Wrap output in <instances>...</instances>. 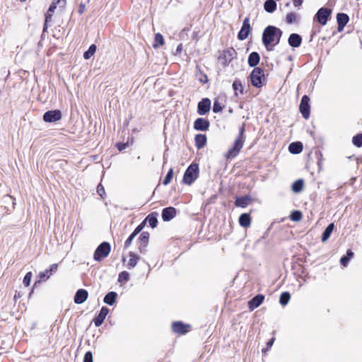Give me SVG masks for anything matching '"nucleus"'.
I'll return each instance as SVG.
<instances>
[{
	"label": "nucleus",
	"instance_id": "nucleus-50",
	"mask_svg": "<svg viewBox=\"0 0 362 362\" xmlns=\"http://www.w3.org/2000/svg\"><path fill=\"white\" fill-rule=\"evenodd\" d=\"M144 222H143L142 223H141L139 226H138L134 231L132 233L135 236H136L139 233L140 231L143 229L144 228Z\"/></svg>",
	"mask_w": 362,
	"mask_h": 362
},
{
	"label": "nucleus",
	"instance_id": "nucleus-13",
	"mask_svg": "<svg viewBox=\"0 0 362 362\" xmlns=\"http://www.w3.org/2000/svg\"><path fill=\"white\" fill-rule=\"evenodd\" d=\"M172 329L174 332L182 334L189 332V325L181 322H175L172 325Z\"/></svg>",
	"mask_w": 362,
	"mask_h": 362
},
{
	"label": "nucleus",
	"instance_id": "nucleus-44",
	"mask_svg": "<svg viewBox=\"0 0 362 362\" xmlns=\"http://www.w3.org/2000/svg\"><path fill=\"white\" fill-rule=\"evenodd\" d=\"M290 218L292 221H298L302 218V214L299 211H295L292 212Z\"/></svg>",
	"mask_w": 362,
	"mask_h": 362
},
{
	"label": "nucleus",
	"instance_id": "nucleus-37",
	"mask_svg": "<svg viewBox=\"0 0 362 362\" xmlns=\"http://www.w3.org/2000/svg\"><path fill=\"white\" fill-rule=\"evenodd\" d=\"M290 294L288 292H284L280 296L279 302L282 305H286L288 304L290 300Z\"/></svg>",
	"mask_w": 362,
	"mask_h": 362
},
{
	"label": "nucleus",
	"instance_id": "nucleus-18",
	"mask_svg": "<svg viewBox=\"0 0 362 362\" xmlns=\"http://www.w3.org/2000/svg\"><path fill=\"white\" fill-rule=\"evenodd\" d=\"M264 299V296L257 295L252 298L251 300L249 301L248 305L250 310H253L254 309L258 308L263 302Z\"/></svg>",
	"mask_w": 362,
	"mask_h": 362
},
{
	"label": "nucleus",
	"instance_id": "nucleus-17",
	"mask_svg": "<svg viewBox=\"0 0 362 362\" xmlns=\"http://www.w3.org/2000/svg\"><path fill=\"white\" fill-rule=\"evenodd\" d=\"M88 293L85 289H79L76 291L74 296V302L76 304H81L86 300L88 298Z\"/></svg>",
	"mask_w": 362,
	"mask_h": 362
},
{
	"label": "nucleus",
	"instance_id": "nucleus-23",
	"mask_svg": "<svg viewBox=\"0 0 362 362\" xmlns=\"http://www.w3.org/2000/svg\"><path fill=\"white\" fill-rule=\"evenodd\" d=\"M194 141L197 148H202L206 144V136L204 134H197Z\"/></svg>",
	"mask_w": 362,
	"mask_h": 362
},
{
	"label": "nucleus",
	"instance_id": "nucleus-12",
	"mask_svg": "<svg viewBox=\"0 0 362 362\" xmlns=\"http://www.w3.org/2000/svg\"><path fill=\"white\" fill-rule=\"evenodd\" d=\"M211 107V101L208 98L202 99L198 103V110L197 112L200 115H204L207 113Z\"/></svg>",
	"mask_w": 362,
	"mask_h": 362
},
{
	"label": "nucleus",
	"instance_id": "nucleus-8",
	"mask_svg": "<svg viewBox=\"0 0 362 362\" xmlns=\"http://www.w3.org/2000/svg\"><path fill=\"white\" fill-rule=\"evenodd\" d=\"M61 118L62 112L59 110L47 111L43 115V119L46 122H54L60 120Z\"/></svg>",
	"mask_w": 362,
	"mask_h": 362
},
{
	"label": "nucleus",
	"instance_id": "nucleus-6",
	"mask_svg": "<svg viewBox=\"0 0 362 362\" xmlns=\"http://www.w3.org/2000/svg\"><path fill=\"white\" fill-rule=\"evenodd\" d=\"M264 78V75L262 69L257 67L253 69L250 74V79L252 86L260 88L262 86V80Z\"/></svg>",
	"mask_w": 362,
	"mask_h": 362
},
{
	"label": "nucleus",
	"instance_id": "nucleus-46",
	"mask_svg": "<svg viewBox=\"0 0 362 362\" xmlns=\"http://www.w3.org/2000/svg\"><path fill=\"white\" fill-rule=\"evenodd\" d=\"M223 110L222 105L218 102H214L213 106V111L214 112H220Z\"/></svg>",
	"mask_w": 362,
	"mask_h": 362
},
{
	"label": "nucleus",
	"instance_id": "nucleus-59",
	"mask_svg": "<svg viewBox=\"0 0 362 362\" xmlns=\"http://www.w3.org/2000/svg\"><path fill=\"white\" fill-rule=\"evenodd\" d=\"M21 297V294L20 292L16 291V293L14 295V299L16 300L17 299L20 298Z\"/></svg>",
	"mask_w": 362,
	"mask_h": 362
},
{
	"label": "nucleus",
	"instance_id": "nucleus-29",
	"mask_svg": "<svg viewBox=\"0 0 362 362\" xmlns=\"http://www.w3.org/2000/svg\"><path fill=\"white\" fill-rule=\"evenodd\" d=\"M264 7L267 12L272 13L276 10V4L274 0H267Z\"/></svg>",
	"mask_w": 362,
	"mask_h": 362
},
{
	"label": "nucleus",
	"instance_id": "nucleus-25",
	"mask_svg": "<svg viewBox=\"0 0 362 362\" xmlns=\"http://www.w3.org/2000/svg\"><path fill=\"white\" fill-rule=\"evenodd\" d=\"M288 150L291 153H300L303 151V145L300 142L291 143L288 146Z\"/></svg>",
	"mask_w": 362,
	"mask_h": 362
},
{
	"label": "nucleus",
	"instance_id": "nucleus-32",
	"mask_svg": "<svg viewBox=\"0 0 362 362\" xmlns=\"http://www.w3.org/2000/svg\"><path fill=\"white\" fill-rule=\"evenodd\" d=\"M233 88L235 91V95H238V92L240 93H243V86L242 85V83L240 80H235L233 83Z\"/></svg>",
	"mask_w": 362,
	"mask_h": 362
},
{
	"label": "nucleus",
	"instance_id": "nucleus-49",
	"mask_svg": "<svg viewBox=\"0 0 362 362\" xmlns=\"http://www.w3.org/2000/svg\"><path fill=\"white\" fill-rule=\"evenodd\" d=\"M275 339L274 337L272 338L267 343V347L266 349H263L262 351L263 352H267V351H269L270 349V348L272 346L273 344H274V341Z\"/></svg>",
	"mask_w": 362,
	"mask_h": 362
},
{
	"label": "nucleus",
	"instance_id": "nucleus-42",
	"mask_svg": "<svg viewBox=\"0 0 362 362\" xmlns=\"http://www.w3.org/2000/svg\"><path fill=\"white\" fill-rule=\"evenodd\" d=\"M173 177V168H170L169 170V171L168 172V173L163 180V185H168L171 182Z\"/></svg>",
	"mask_w": 362,
	"mask_h": 362
},
{
	"label": "nucleus",
	"instance_id": "nucleus-14",
	"mask_svg": "<svg viewBox=\"0 0 362 362\" xmlns=\"http://www.w3.org/2000/svg\"><path fill=\"white\" fill-rule=\"evenodd\" d=\"M209 127V122L204 118H197L194 123V128L199 131H206Z\"/></svg>",
	"mask_w": 362,
	"mask_h": 362
},
{
	"label": "nucleus",
	"instance_id": "nucleus-35",
	"mask_svg": "<svg viewBox=\"0 0 362 362\" xmlns=\"http://www.w3.org/2000/svg\"><path fill=\"white\" fill-rule=\"evenodd\" d=\"M96 46L95 45H91L88 49L84 52L83 58L85 59H89L93 54L95 53Z\"/></svg>",
	"mask_w": 362,
	"mask_h": 362
},
{
	"label": "nucleus",
	"instance_id": "nucleus-45",
	"mask_svg": "<svg viewBox=\"0 0 362 362\" xmlns=\"http://www.w3.org/2000/svg\"><path fill=\"white\" fill-rule=\"evenodd\" d=\"M32 272H28L25 276H24V279H23V284L25 286H28L30 284V281H31V278H32Z\"/></svg>",
	"mask_w": 362,
	"mask_h": 362
},
{
	"label": "nucleus",
	"instance_id": "nucleus-39",
	"mask_svg": "<svg viewBox=\"0 0 362 362\" xmlns=\"http://www.w3.org/2000/svg\"><path fill=\"white\" fill-rule=\"evenodd\" d=\"M352 143L357 147L362 146V134H358L354 136L352 139Z\"/></svg>",
	"mask_w": 362,
	"mask_h": 362
},
{
	"label": "nucleus",
	"instance_id": "nucleus-3",
	"mask_svg": "<svg viewBox=\"0 0 362 362\" xmlns=\"http://www.w3.org/2000/svg\"><path fill=\"white\" fill-rule=\"evenodd\" d=\"M244 132L245 124H243L242 127L240 128L239 135L234 141L233 147L230 148L226 153V156L228 159L235 158L242 149L245 142Z\"/></svg>",
	"mask_w": 362,
	"mask_h": 362
},
{
	"label": "nucleus",
	"instance_id": "nucleus-15",
	"mask_svg": "<svg viewBox=\"0 0 362 362\" xmlns=\"http://www.w3.org/2000/svg\"><path fill=\"white\" fill-rule=\"evenodd\" d=\"M109 313V309L106 307H103L98 315L93 320V322L96 327H100L104 322L106 316Z\"/></svg>",
	"mask_w": 362,
	"mask_h": 362
},
{
	"label": "nucleus",
	"instance_id": "nucleus-60",
	"mask_svg": "<svg viewBox=\"0 0 362 362\" xmlns=\"http://www.w3.org/2000/svg\"><path fill=\"white\" fill-rule=\"evenodd\" d=\"M204 80H202V78H200V81L202 82V83H206L207 82V76L206 75L204 76Z\"/></svg>",
	"mask_w": 362,
	"mask_h": 362
},
{
	"label": "nucleus",
	"instance_id": "nucleus-2",
	"mask_svg": "<svg viewBox=\"0 0 362 362\" xmlns=\"http://www.w3.org/2000/svg\"><path fill=\"white\" fill-rule=\"evenodd\" d=\"M244 132L245 124H243L242 127L240 128L239 135L234 141L233 147L230 148L226 153V156L228 159L235 158L242 149L245 142Z\"/></svg>",
	"mask_w": 362,
	"mask_h": 362
},
{
	"label": "nucleus",
	"instance_id": "nucleus-1",
	"mask_svg": "<svg viewBox=\"0 0 362 362\" xmlns=\"http://www.w3.org/2000/svg\"><path fill=\"white\" fill-rule=\"evenodd\" d=\"M282 31L272 25L267 26L262 34V42L267 50H272V47L279 44Z\"/></svg>",
	"mask_w": 362,
	"mask_h": 362
},
{
	"label": "nucleus",
	"instance_id": "nucleus-54",
	"mask_svg": "<svg viewBox=\"0 0 362 362\" xmlns=\"http://www.w3.org/2000/svg\"><path fill=\"white\" fill-rule=\"evenodd\" d=\"M303 2V0H293V5L295 7L300 8Z\"/></svg>",
	"mask_w": 362,
	"mask_h": 362
},
{
	"label": "nucleus",
	"instance_id": "nucleus-58",
	"mask_svg": "<svg viewBox=\"0 0 362 362\" xmlns=\"http://www.w3.org/2000/svg\"><path fill=\"white\" fill-rule=\"evenodd\" d=\"M182 46L180 44L176 49V54H180L182 52Z\"/></svg>",
	"mask_w": 362,
	"mask_h": 362
},
{
	"label": "nucleus",
	"instance_id": "nucleus-36",
	"mask_svg": "<svg viewBox=\"0 0 362 362\" xmlns=\"http://www.w3.org/2000/svg\"><path fill=\"white\" fill-rule=\"evenodd\" d=\"M145 221L148 222L153 228L156 227L158 223L157 218L153 214H149L144 222Z\"/></svg>",
	"mask_w": 362,
	"mask_h": 362
},
{
	"label": "nucleus",
	"instance_id": "nucleus-24",
	"mask_svg": "<svg viewBox=\"0 0 362 362\" xmlns=\"http://www.w3.org/2000/svg\"><path fill=\"white\" fill-rule=\"evenodd\" d=\"M299 21V15L294 12H290L286 16V22L288 24L298 23Z\"/></svg>",
	"mask_w": 362,
	"mask_h": 362
},
{
	"label": "nucleus",
	"instance_id": "nucleus-33",
	"mask_svg": "<svg viewBox=\"0 0 362 362\" xmlns=\"http://www.w3.org/2000/svg\"><path fill=\"white\" fill-rule=\"evenodd\" d=\"M303 180H298L296 182H293L292 185V190L295 193H298L302 191L303 188Z\"/></svg>",
	"mask_w": 362,
	"mask_h": 362
},
{
	"label": "nucleus",
	"instance_id": "nucleus-19",
	"mask_svg": "<svg viewBox=\"0 0 362 362\" xmlns=\"http://www.w3.org/2000/svg\"><path fill=\"white\" fill-rule=\"evenodd\" d=\"M288 44L293 47H298L301 45L302 38L298 34H291L288 40Z\"/></svg>",
	"mask_w": 362,
	"mask_h": 362
},
{
	"label": "nucleus",
	"instance_id": "nucleus-51",
	"mask_svg": "<svg viewBox=\"0 0 362 362\" xmlns=\"http://www.w3.org/2000/svg\"><path fill=\"white\" fill-rule=\"evenodd\" d=\"M97 192L98 194L101 197H103V195L105 194V189H104V187L101 185H99L97 187Z\"/></svg>",
	"mask_w": 362,
	"mask_h": 362
},
{
	"label": "nucleus",
	"instance_id": "nucleus-40",
	"mask_svg": "<svg viewBox=\"0 0 362 362\" xmlns=\"http://www.w3.org/2000/svg\"><path fill=\"white\" fill-rule=\"evenodd\" d=\"M148 238H149V233L147 232H143L139 238L140 242L144 244V247H146V245H147Z\"/></svg>",
	"mask_w": 362,
	"mask_h": 362
},
{
	"label": "nucleus",
	"instance_id": "nucleus-21",
	"mask_svg": "<svg viewBox=\"0 0 362 362\" xmlns=\"http://www.w3.org/2000/svg\"><path fill=\"white\" fill-rule=\"evenodd\" d=\"M250 201L251 197L249 196L237 197L235 202V204L236 206L245 208L250 204Z\"/></svg>",
	"mask_w": 362,
	"mask_h": 362
},
{
	"label": "nucleus",
	"instance_id": "nucleus-16",
	"mask_svg": "<svg viewBox=\"0 0 362 362\" xmlns=\"http://www.w3.org/2000/svg\"><path fill=\"white\" fill-rule=\"evenodd\" d=\"M176 215V209L174 207H167L163 209L162 218L165 221H169Z\"/></svg>",
	"mask_w": 362,
	"mask_h": 362
},
{
	"label": "nucleus",
	"instance_id": "nucleus-48",
	"mask_svg": "<svg viewBox=\"0 0 362 362\" xmlns=\"http://www.w3.org/2000/svg\"><path fill=\"white\" fill-rule=\"evenodd\" d=\"M136 236L132 233L129 237L127 238V240L125 241L124 243V248H127L130 246V245L132 244V240H134V238H135Z\"/></svg>",
	"mask_w": 362,
	"mask_h": 362
},
{
	"label": "nucleus",
	"instance_id": "nucleus-9",
	"mask_svg": "<svg viewBox=\"0 0 362 362\" xmlns=\"http://www.w3.org/2000/svg\"><path fill=\"white\" fill-rule=\"evenodd\" d=\"M310 98L308 95L302 97L300 104V111L305 119H308L310 116Z\"/></svg>",
	"mask_w": 362,
	"mask_h": 362
},
{
	"label": "nucleus",
	"instance_id": "nucleus-10",
	"mask_svg": "<svg viewBox=\"0 0 362 362\" xmlns=\"http://www.w3.org/2000/svg\"><path fill=\"white\" fill-rule=\"evenodd\" d=\"M251 30V27L250 25V19L248 17L245 18L243 21V26L238 33V39L240 40H245Z\"/></svg>",
	"mask_w": 362,
	"mask_h": 362
},
{
	"label": "nucleus",
	"instance_id": "nucleus-11",
	"mask_svg": "<svg viewBox=\"0 0 362 362\" xmlns=\"http://www.w3.org/2000/svg\"><path fill=\"white\" fill-rule=\"evenodd\" d=\"M236 56V52L233 48H230L224 50L220 57L221 60H223L224 65L228 64Z\"/></svg>",
	"mask_w": 362,
	"mask_h": 362
},
{
	"label": "nucleus",
	"instance_id": "nucleus-27",
	"mask_svg": "<svg viewBox=\"0 0 362 362\" xmlns=\"http://www.w3.org/2000/svg\"><path fill=\"white\" fill-rule=\"evenodd\" d=\"M117 294L115 292H109L104 298V303L112 305L115 303Z\"/></svg>",
	"mask_w": 362,
	"mask_h": 362
},
{
	"label": "nucleus",
	"instance_id": "nucleus-56",
	"mask_svg": "<svg viewBox=\"0 0 362 362\" xmlns=\"http://www.w3.org/2000/svg\"><path fill=\"white\" fill-rule=\"evenodd\" d=\"M345 257H349V259H350L354 257V252L351 250H348L346 251V255Z\"/></svg>",
	"mask_w": 362,
	"mask_h": 362
},
{
	"label": "nucleus",
	"instance_id": "nucleus-57",
	"mask_svg": "<svg viewBox=\"0 0 362 362\" xmlns=\"http://www.w3.org/2000/svg\"><path fill=\"white\" fill-rule=\"evenodd\" d=\"M85 11V5L83 4H81L79 6L78 13L80 14H82Z\"/></svg>",
	"mask_w": 362,
	"mask_h": 362
},
{
	"label": "nucleus",
	"instance_id": "nucleus-34",
	"mask_svg": "<svg viewBox=\"0 0 362 362\" xmlns=\"http://www.w3.org/2000/svg\"><path fill=\"white\" fill-rule=\"evenodd\" d=\"M66 2V0H54L49 6L50 11H54L57 5L60 7H64Z\"/></svg>",
	"mask_w": 362,
	"mask_h": 362
},
{
	"label": "nucleus",
	"instance_id": "nucleus-31",
	"mask_svg": "<svg viewBox=\"0 0 362 362\" xmlns=\"http://www.w3.org/2000/svg\"><path fill=\"white\" fill-rule=\"evenodd\" d=\"M154 40H155V42L153 45V47L154 48H157L159 46H162L165 43L164 37H163V36L160 33H156L155 35Z\"/></svg>",
	"mask_w": 362,
	"mask_h": 362
},
{
	"label": "nucleus",
	"instance_id": "nucleus-4",
	"mask_svg": "<svg viewBox=\"0 0 362 362\" xmlns=\"http://www.w3.org/2000/svg\"><path fill=\"white\" fill-rule=\"evenodd\" d=\"M199 167L197 164H191L186 170L183 176V182L191 185L198 177Z\"/></svg>",
	"mask_w": 362,
	"mask_h": 362
},
{
	"label": "nucleus",
	"instance_id": "nucleus-53",
	"mask_svg": "<svg viewBox=\"0 0 362 362\" xmlns=\"http://www.w3.org/2000/svg\"><path fill=\"white\" fill-rule=\"evenodd\" d=\"M58 268L57 264H53L50 266L49 269H47L49 272V274H52V273H54L57 272Z\"/></svg>",
	"mask_w": 362,
	"mask_h": 362
},
{
	"label": "nucleus",
	"instance_id": "nucleus-43",
	"mask_svg": "<svg viewBox=\"0 0 362 362\" xmlns=\"http://www.w3.org/2000/svg\"><path fill=\"white\" fill-rule=\"evenodd\" d=\"M129 279V274L127 272H122L119 274L118 281L120 282L124 281L127 282Z\"/></svg>",
	"mask_w": 362,
	"mask_h": 362
},
{
	"label": "nucleus",
	"instance_id": "nucleus-5",
	"mask_svg": "<svg viewBox=\"0 0 362 362\" xmlns=\"http://www.w3.org/2000/svg\"><path fill=\"white\" fill-rule=\"evenodd\" d=\"M110 250V245L107 242H103L95 250L93 256L94 259L98 262L101 261L108 256Z\"/></svg>",
	"mask_w": 362,
	"mask_h": 362
},
{
	"label": "nucleus",
	"instance_id": "nucleus-22",
	"mask_svg": "<svg viewBox=\"0 0 362 362\" xmlns=\"http://www.w3.org/2000/svg\"><path fill=\"white\" fill-rule=\"evenodd\" d=\"M259 54L256 52H253L249 55L248 64L252 67L255 66L259 64Z\"/></svg>",
	"mask_w": 362,
	"mask_h": 362
},
{
	"label": "nucleus",
	"instance_id": "nucleus-7",
	"mask_svg": "<svg viewBox=\"0 0 362 362\" xmlns=\"http://www.w3.org/2000/svg\"><path fill=\"white\" fill-rule=\"evenodd\" d=\"M331 13L332 10L330 8H321L317 11L315 16V18L322 25H325Z\"/></svg>",
	"mask_w": 362,
	"mask_h": 362
},
{
	"label": "nucleus",
	"instance_id": "nucleus-47",
	"mask_svg": "<svg viewBox=\"0 0 362 362\" xmlns=\"http://www.w3.org/2000/svg\"><path fill=\"white\" fill-rule=\"evenodd\" d=\"M83 362H93V354L90 351H88L85 354Z\"/></svg>",
	"mask_w": 362,
	"mask_h": 362
},
{
	"label": "nucleus",
	"instance_id": "nucleus-41",
	"mask_svg": "<svg viewBox=\"0 0 362 362\" xmlns=\"http://www.w3.org/2000/svg\"><path fill=\"white\" fill-rule=\"evenodd\" d=\"M52 274H49V272L47 269L44 272H41L38 274L39 281H45L47 280Z\"/></svg>",
	"mask_w": 362,
	"mask_h": 362
},
{
	"label": "nucleus",
	"instance_id": "nucleus-20",
	"mask_svg": "<svg viewBox=\"0 0 362 362\" xmlns=\"http://www.w3.org/2000/svg\"><path fill=\"white\" fill-rule=\"evenodd\" d=\"M339 30H342L349 22V16L345 13H338L337 16Z\"/></svg>",
	"mask_w": 362,
	"mask_h": 362
},
{
	"label": "nucleus",
	"instance_id": "nucleus-52",
	"mask_svg": "<svg viewBox=\"0 0 362 362\" xmlns=\"http://www.w3.org/2000/svg\"><path fill=\"white\" fill-rule=\"evenodd\" d=\"M349 262V257H346L345 256L342 257L340 259V263L344 267H346Z\"/></svg>",
	"mask_w": 362,
	"mask_h": 362
},
{
	"label": "nucleus",
	"instance_id": "nucleus-26",
	"mask_svg": "<svg viewBox=\"0 0 362 362\" xmlns=\"http://www.w3.org/2000/svg\"><path fill=\"white\" fill-rule=\"evenodd\" d=\"M239 223L241 226L247 228L250 225V216L248 214H243L239 217Z\"/></svg>",
	"mask_w": 362,
	"mask_h": 362
},
{
	"label": "nucleus",
	"instance_id": "nucleus-38",
	"mask_svg": "<svg viewBox=\"0 0 362 362\" xmlns=\"http://www.w3.org/2000/svg\"><path fill=\"white\" fill-rule=\"evenodd\" d=\"M54 11H50L49 8L47 13L45 14V21L44 24L43 31H45L47 29V24L49 22L52 21V17Z\"/></svg>",
	"mask_w": 362,
	"mask_h": 362
},
{
	"label": "nucleus",
	"instance_id": "nucleus-55",
	"mask_svg": "<svg viewBox=\"0 0 362 362\" xmlns=\"http://www.w3.org/2000/svg\"><path fill=\"white\" fill-rule=\"evenodd\" d=\"M117 146L118 150L119 151H122L127 148V144H118Z\"/></svg>",
	"mask_w": 362,
	"mask_h": 362
},
{
	"label": "nucleus",
	"instance_id": "nucleus-30",
	"mask_svg": "<svg viewBox=\"0 0 362 362\" xmlns=\"http://www.w3.org/2000/svg\"><path fill=\"white\" fill-rule=\"evenodd\" d=\"M129 259L128 261V267L129 268H134L137 264L138 260L139 259V256L135 255L134 253L130 252H129Z\"/></svg>",
	"mask_w": 362,
	"mask_h": 362
},
{
	"label": "nucleus",
	"instance_id": "nucleus-28",
	"mask_svg": "<svg viewBox=\"0 0 362 362\" xmlns=\"http://www.w3.org/2000/svg\"><path fill=\"white\" fill-rule=\"evenodd\" d=\"M334 223H330L324 230L322 236V241L325 242L327 241L329 238L330 237V235L332 234L333 230H334Z\"/></svg>",
	"mask_w": 362,
	"mask_h": 362
}]
</instances>
